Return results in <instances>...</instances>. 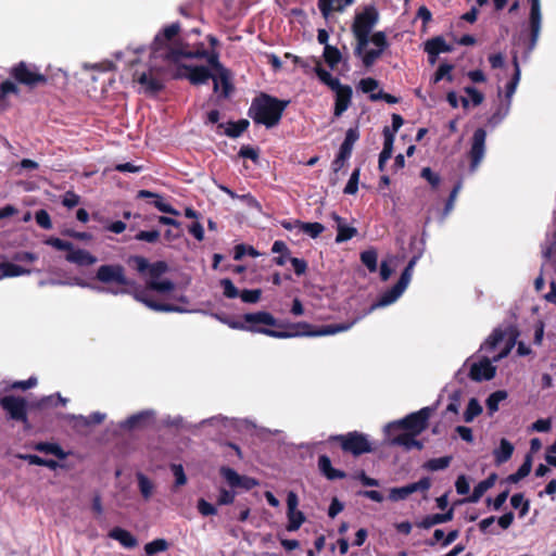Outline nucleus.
<instances>
[{
    "label": "nucleus",
    "instance_id": "obj_44",
    "mask_svg": "<svg viewBox=\"0 0 556 556\" xmlns=\"http://www.w3.org/2000/svg\"><path fill=\"white\" fill-rule=\"evenodd\" d=\"M138 480V486L140 490V493L144 500H149L152 496L154 485L152 481L142 472H138L136 475Z\"/></svg>",
    "mask_w": 556,
    "mask_h": 556
},
{
    "label": "nucleus",
    "instance_id": "obj_26",
    "mask_svg": "<svg viewBox=\"0 0 556 556\" xmlns=\"http://www.w3.org/2000/svg\"><path fill=\"white\" fill-rule=\"evenodd\" d=\"M65 260L70 263L76 264L78 266H90L97 262V257L92 255L90 252L83 249H74L68 251L65 256Z\"/></svg>",
    "mask_w": 556,
    "mask_h": 556
},
{
    "label": "nucleus",
    "instance_id": "obj_11",
    "mask_svg": "<svg viewBox=\"0 0 556 556\" xmlns=\"http://www.w3.org/2000/svg\"><path fill=\"white\" fill-rule=\"evenodd\" d=\"M514 339L507 343V346L497 355L493 356L492 359L484 356L481 361L473 363L470 366L469 378L472 381L481 382L489 381L495 377L496 367L492 365V362H498L501 358L505 357L509 354L511 348L514 346Z\"/></svg>",
    "mask_w": 556,
    "mask_h": 556
},
{
    "label": "nucleus",
    "instance_id": "obj_15",
    "mask_svg": "<svg viewBox=\"0 0 556 556\" xmlns=\"http://www.w3.org/2000/svg\"><path fill=\"white\" fill-rule=\"evenodd\" d=\"M485 139L486 131L483 128H478L475 130L471 139V147L469 150L470 157V170L475 172L481 161L484 157L485 153Z\"/></svg>",
    "mask_w": 556,
    "mask_h": 556
},
{
    "label": "nucleus",
    "instance_id": "obj_34",
    "mask_svg": "<svg viewBox=\"0 0 556 556\" xmlns=\"http://www.w3.org/2000/svg\"><path fill=\"white\" fill-rule=\"evenodd\" d=\"M295 226L313 239L318 238L325 230V226L318 222L305 223L300 219H295Z\"/></svg>",
    "mask_w": 556,
    "mask_h": 556
},
{
    "label": "nucleus",
    "instance_id": "obj_46",
    "mask_svg": "<svg viewBox=\"0 0 556 556\" xmlns=\"http://www.w3.org/2000/svg\"><path fill=\"white\" fill-rule=\"evenodd\" d=\"M169 543L165 539H155L144 545V552L148 556L167 551Z\"/></svg>",
    "mask_w": 556,
    "mask_h": 556
},
{
    "label": "nucleus",
    "instance_id": "obj_18",
    "mask_svg": "<svg viewBox=\"0 0 556 556\" xmlns=\"http://www.w3.org/2000/svg\"><path fill=\"white\" fill-rule=\"evenodd\" d=\"M219 472L231 488H240L249 491L258 484L256 479L241 476L230 467L223 466Z\"/></svg>",
    "mask_w": 556,
    "mask_h": 556
},
{
    "label": "nucleus",
    "instance_id": "obj_49",
    "mask_svg": "<svg viewBox=\"0 0 556 556\" xmlns=\"http://www.w3.org/2000/svg\"><path fill=\"white\" fill-rule=\"evenodd\" d=\"M215 77L217 78V85L222 84L223 86V94L224 97H228L232 90V85L230 81V71L228 68H223L220 71L215 72Z\"/></svg>",
    "mask_w": 556,
    "mask_h": 556
},
{
    "label": "nucleus",
    "instance_id": "obj_25",
    "mask_svg": "<svg viewBox=\"0 0 556 556\" xmlns=\"http://www.w3.org/2000/svg\"><path fill=\"white\" fill-rule=\"evenodd\" d=\"M138 199H153L151 202L160 212L170 214L174 216H178L180 213L170 204L164 202L163 198L152 191L149 190H139L137 194Z\"/></svg>",
    "mask_w": 556,
    "mask_h": 556
},
{
    "label": "nucleus",
    "instance_id": "obj_9",
    "mask_svg": "<svg viewBox=\"0 0 556 556\" xmlns=\"http://www.w3.org/2000/svg\"><path fill=\"white\" fill-rule=\"evenodd\" d=\"M416 264V257H413L404 270L402 271L397 282L387 291H384L379 299L370 305V307L367 309L366 314H370L372 311H375L378 307H383L387 305H390L394 303L405 291L408 283L410 282L413 269Z\"/></svg>",
    "mask_w": 556,
    "mask_h": 556
},
{
    "label": "nucleus",
    "instance_id": "obj_20",
    "mask_svg": "<svg viewBox=\"0 0 556 556\" xmlns=\"http://www.w3.org/2000/svg\"><path fill=\"white\" fill-rule=\"evenodd\" d=\"M250 126L248 119H239L237 122L219 123L216 128L218 135H225L229 138H239Z\"/></svg>",
    "mask_w": 556,
    "mask_h": 556
},
{
    "label": "nucleus",
    "instance_id": "obj_50",
    "mask_svg": "<svg viewBox=\"0 0 556 556\" xmlns=\"http://www.w3.org/2000/svg\"><path fill=\"white\" fill-rule=\"evenodd\" d=\"M481 413L482 406L480 405L479 401L475 397L470 399L464 413L465 422H471Z\"/></svg>",
    "mask_w": 556,
    "mask_h": 556
},
{
    "label": "nucleus",
    "instance_id": "obj_13",
    "mask_svg": "<svg viewBox=\"0 0 556 556\" xmlns=\"http://www.w3.org/2000/svg\"><path fill=\"white\" fill-rule=\"evenodd\" d=\"M174 78H187L192 85H202L213 79L214 91L218 90L217 78L212 71L204 65H181L178 67Z\"/></svg>",
    "mask_w": 556,
    "mask_h": 556
},
{
    "label": "nucleus",
    "instance_id": "obj_60",
    "mask_svg": "<svg viewBox=\"0 0 556 556\" xmlns=\"http://www.w3.org/2000/svg\"><path fill=\"white\" fill-rule=\"evenodd\" d=\"M261 295H262L261 289H252V290L244 289L243 291H241L239 293L240 299L244 303H256L260 301Z\"/></svg>",
    "mask_w": 556,
    "mask_h": 556
},
{
    "label": "nucleus",
    "instance_id": "obj_57",
    "mask_svg": "<svg viewBox=\"0 0 556 556\" xmlns=\"http://www.w3.org/2000/svg\"><path fill=\"white\" fill-rule=\"evenodd\" d=\"M359 168H355L351 176H350V179L348 181V184L345 185L344 187V190L343 192L345 194H355L358 190V180H359Z\"/></svg>",
    "mask_w": 556,
    "mask_h": 556
},
{
    "label": "nucleus",
    "instance_id": "obj_58",
    "mask_svg": "<svg viewBox=\"0 0 556 556\" xmlns=\"http://www.w3.org/2000/svg\"><path fill=\"white\" fill-rule=\"evenodd\" d=\"M45 244L50 245L59 251H70L73 248V243L70 241L62 240L56 237H49L45 241Z\"/></svg>",
    "mask_w": 556,
    "mask_h": 556
},
{
    "label": "nucleus",
    "instance_id": "obj_42",
    "mask_svg": "<svg viewBox=\"0 0 556 556\" xmlns=\"http://www.w3.org/2000/svg\"><path fill=\"white\" fill-rule=\"evenodd\" d=\"M510 505L515 509H519V517L523 518L530 509V501L525 498L523 493H515L510 497Z\"/></svg>",
    "mask_w": 556,
    "mask_h": 556
},
{
    "label": "nucleus",
    "instance_id": "obj_36",
    "mask_svg": "<svg viewBox=\"0 0 556 556\" xmlns=\"http://www.w3.org/2000/svg\"><path fill=\"white\" fill-rule=\"evenodd\" d=\"M34 448L41 453L54 455L59 459H65L67 456V453L56 443L39 442Z\"/></svg>",
    "mask_w": 556,
    "mask_h": 556
},
{
    "label": "nucleus",
    "instance_id": "obj_16",
    "mask_svg": "<svg viewBox=\"0 0 556 556\" xmlns=\"http://www.w3.org/2000/svg\"><path fill=\"white\" fill-rule=\"evenodd\" d=\"M431 486V479L422 477L419 481L400 488H392L389 492V500L399 502L406 500L410 494L421 491L427 492Z\"/></svg>",
    "mask_w": 556,
    "mask_h": 556
},
{
    "label": "nucleus",
    "instance_id": "obj_2",
    "mask_svg": "<svg viewBox=\"0 0 556 556\" xmlns=\"http://www.w3.org/2000/svg\"><path fill=\"white\" fill-rule=\"evenodd\" d=\"M290 101L281 100L265 92L253 98L248 114L255 124L264 125L266 128L277 126Z\"/></svg>",
    "mask_w": 556,
    "mask_h": 556
},
{
    "label": "nucleus",
    "instance_id": "obj_38",
    "mask_svg": "<svg viewBox=\"0 0 556 556\" xmlns=\"http://www.w3.org/2000/svg\"><path fill=\"white\" fill-rule=\"evenodd\" d=\"M504 338H505V332L501 328H495L492 331V333L486 338V340L483 342L480 350L491 353L504 340Z\"/></svg>",
    "mask_w": 556,
    "mask_h": 556
},
{
    "label": "nucleus",
    "instance_id": "obj_41",
    "mask_svg": "<svg viewBox=\"0 0 556 556\" xmlns=\"http://www.w3.org/2000/svg\"><path fill=\"white\" fill-rule=\"evenodd\" d=\"M513 65H514V75H513L510 81L506 85V98L507 99H510L513 97V94L515 93L516 88L519 84V80H520L521 72H520L517 54H514V56H513Z\"/></svg>",
    "mask_w": 556,
    "mask_h": 556
},
{
    "label": "nucleus",
    "instance_id": "obj_35",
    "mask_svg": "<svg viewBox=\"0 0 556 556\" xmlns=\"http://www.w3.org/2000/svg\"><path fill=\"white\" fill-rule=\"evenodd\" d=\"M152 417H153V412H151V410L139 412L137 414L129 416L125 420L123 426L127 429H135L137 427L143 426Z\"/></svg>",
    "mask_w": 556,
    "mask_h": 556
},
{
    "label": "nucleus",
    "instance_id": "obj_47",
    "mask_svg": "<svg viewBox=\"0 0 556 556\" xmlns=\"http://www.w3.org/2000/svg\"><path fill=\"white\" fill-rule=\"evenodd\" d=\"M287 530L290 532L299 530L305 521V515L301 510L287 511Z\"/></svg>",
    "mask_w": 556,
    "mask_h": 556
},
{
    "label": "nucleus",
    "instance_id": "obj_43",
    "mask_svg": "<svg viewBox=\"0 0 556 556\" xmlns=\"http://www.w3.org/2000/svg\"><path fill=\"white\" fill-rule=\"evenodd\" d=\"M507 397V392L497 390L491 393L486 399V408L490 416L498 410L500 403Z\"/></svg>",
    "mask_w": 556,
    "mask_h": 556
},
{
    "label": "nucleus",
    "instance_id": "obj_48",
    "mask_svg": "<svg viewBox=\"0 0 556 556\" xmlns=\"http://www.w3.org/2000/svg\"><path fill=\"white\" fill-rule=\"evenodd\" d=\"M452 456H443L439 458H431L424 464V468L430 471H438L445 469L450 466Z\"/></svg>",
    "mask_w": 556,
    "mask_h": 556
},
{
    "label": "nucleus",
    "instance_id": "obj_32",
    "mask_svg": "<svg viewBox=\"0 0 556 556\" xmlns=\"http://www.w3.org/2000/svg\"><path fill=\"white\" fill-rule=\"evenodd\" d=\"M513 453L514 445L507 439H502L500 446L493 451L495 464L501 465L508 462Z\"/></svg>",
    "mask_w": 556,
    "mask_h": 556
},
{
    "label": "nucleus",
    "instance_id": "obj_23",
    "mask_svg": "<svg viewBox=\"0 0 556 556\" xmlns=\"http://www.w3.org/2000/svg\"><path fill=\"white\" fill-rule=\"evenodd\" d=\"M425 51L428 53L430 62L434 63L440 53L452 51V46L448 45L441 36L433 37L425 43Z\"/></svg>",
    "mask_w": 556,
    "mask_h": 556
},
{
    "label": "nucleus",
    "instance_id": "obj_19",
    "mask_svg": "<svg viewBox=\"0 0 556 556\" xmlns=\"http://www.w3.org/2000/svg\"><path fill=\"white\" fill-rule=\"evenodd\" d=\"M331 90L336 92L333 115L340 117L351 105L353 90L351 86L341 83Z\"/></svg>",
    "mask_w": 556,
    "mask_h": 556
},
{
    "label": "nucleus",
    "instance_id": "obj_54",
    "mask_svg": "<svg viewBox=\"0 0 556 556\" xmlns=\"http://www.w3.org/2000/svg\"><path fill=\"white\" fill-rule=\"evenodd\" d=\"M203 60L207 62L208 68L213 70L214 72L225 68V66L219 61V52L216 49H210Z\"/></svg>",
    "mask_w": 556,
    "mask_h": 556
},
{
    "label": "nucleus",
    "instance_id": "obj_22",
    "mask_svg": "<svg viewBox=\"0 0 556 556\" xmlns=\"http://www.w3.org/2000/svg\"><path fill=\"white\" fill-rule=\"evenodd\" d=\"M419 434H394L388 441V444L391 446H402L405 451L418 450L421 451L424 448V442L417 440L416 438Z\"/></svg>",
    "mask_w": 556,
    "mask_h": 556
},
{
    "label": "nucleus",
    "instance_id": "obj_4",
    "mask_svg": "<svg viewBox=\"0 0 556 556\" xmlns=\"http://www.w3.org/2000/svg\"><path fill=\"white\" fill-rule=\"evenodd\" d=\"M96 279L102 283H116L123 288H108V292L117 295L130 293L131 290L138 289L136 281L129 279L125 275V268L119 264L101 265L97 273Z\"/></svg>",
    "mask_w": 556,
    "mask_h": 556
},
{
    "label": "nucleus",
    "instance_id": "obj_5",
    "mask_svg": "<svg viewBox=\"0 0 556 556\" xmlns=\"http://www.w3.org/2000/svg\"><path fill=\"white\" fill-rule=\"evenodd\" d=\"M379 18V13L374 5H367L363 12L355 15L352 33L357 40L355 54L361 55L369 42V35Z\"/></svg>",
    "mask_w": 556,
    "mask_h": 556
},
{
    "label": "nucleus",
    "instance_id": "obj_7",
    "mask_svg": "<svg viewBox=\"0 0 556 556\" xmlns=\"http://www.w3.org/2000/svg\"><path fill=\"white\" fill-rule=\"evenodd\" d=\"M10 76L15 83L35 89L48 85L49 77L40 73L39 67L33 63L21 61L10 68Z\"/></svg>",
    "mask_w": 556,
    "mask_h": 556
},
{
    "label": "nucleus",
    "instance_id": "obj_64",
    "mask_svg": "<svg viewBox=\"0 0 556 556\" xmlns=\"http://www.w3.org/2000/svg\"><path fill=\"white\" fill-rule=\"evenodd\" d=\"M382 52L381 49H370L365 53L363 52L359 56H362L364 65L369 67L381 56Z\"/></svg>",
    "mask_w": 556,
    "mask_h": 556
},
{
    "label": "nucleus",
    "instance_id": "obj_62",
    "mask_svg": "<svg viewBox=\"0 0 556 556\" xmlns=\"http://www.w3.org/2000/svg\"><path fill=\"white\" fill-rule=\"evenodd\" d=\"M378 87H379V81L371 77L363 78V79H361V81L358 84V88L362 90V92L369 93V96L371 93H375L374 91Z\"/></svg>",
    "mask_w": 556,
    "mask_h": 556
},
{
    "label": "nucleus",
    "instance_id": "obj_30",
    "mask_svg": "<svg viewBox=\"0 0 556 556\" xmlns=\"http://www.w3.org/2000/svg\"><path fill=\"white\" fill-rule=\"evenodd\" d=\"M332 217L337 222V236H336L337 243H342V242L349 241L357 235V229L355 227L348 226V225L343 224L342 217H340L336 213H333Z\"/></svg>",
    "mask_w": 556,
    "mask_h": 556
},
{
    "label": "nucleus",
    "instance_id": "obj_14",
    "mask_svg": "<svg viewBox=\"0 0 556 556\" xmlns=\"http://www.w3.org/2000/svg\"><path fill=\"white\" fill-rule=\"evenodd\" d=\"M128 264L131 265L138 273L144 274L148 271L150 279L159 280V278L168 270V265L164 261H156L152 264L140 255H134L128 258Z\"/></svg>",
    "mask_w": 556,
    "mask_h": 556
},
{
    "label": "nucleus",
    "instance_id": "obj_33",
    "mask_svg": "<svg viewBox=\"0 0 556 556\" xmlns=\"http://www.w3.org/2000/svg\"><path fill=\"white\" fill-rule=\"evenodd\" d=\"M532 462H533L532 455L530 453H528L525 456L523 463L518 468V470L516 472L509 475L506 478V481L509 483H518L520 480L526 478L531 472Z\"/></svg>",
    "mask_w": 556,
    "mask_h": 556
},
{
    "label": "nucleus",
    "instance_id": "obj_24",
    "mask_svg": "<svg viewBox=\"0 0 556 556\" xmlns=\"http://www.w3.org/2000/svg\"><path fill=\"white\" fill-rule=\"evenodd\" d=\"M317 466L319 472L329 481L344 479L346 477L345 471L332 467L329 456L325 454L318 457Z\"/></svg>",
    "mask_w": 556,
    "mask_h": 556
},
{
    "label": "nucleus",
    "instance_id": "obj_39",
    "mask_svg": "<svg viewBox=\"0 0 556 556\" xmlns=\"http://www.w3.org/2000/svg\"><path fill=\"white\" fill-rule=\"evenodd\" d=\"M1 278L4 277H18L22 275L29 274L30 270L10 262H3L0 264Z\"/></svg>",
    "mask_w": 556,
    "mask_h": 556
},
{
    "label": "nucleus",
    "instance_id": "obj_45",
    "mask_svg": "<svg viewBox=\"0 0 556 556\" xmlns=\"http://www.w3.org/2000/svg\"><path fill=\"white\" fill-rule=\"evenodd\" d=\"M147 288L149 290H153L156 292L167 293V292H172L175 289V283L168 279H165V280L150 279L147 282Z\"/></svg>",
    "mask_w": 556,
    "mask_h": 556
},
{
    "label": "nucleus",
    "instance_id": "obj_37",
    "mask_svg": "<svg viewBox=\"0 0 556 556\" xmlns=\"http://www.w3.org/2000/svg\"><path fill=\"white\" fill-rule=\"evenodd\" d=\"M323 58H324L326 64L331 70H334L337 67V65L341 62L342 54H341V51L337 47L326 45V47H324Z\"/></svg>",
    "mask_w": 556,
    "mask_h": 556
},
{
    "label": "nucleus",
    "instance_id": "obj_29",
    "mask_svg": "<svg viewBox=\"0 0 556 556\" xmlns=\"http://www.w3.org/2000/svg\"><path fill=\"white\" fill-rule=\"evenodd\" d=\"M359 139V131L357 127H352L346 130L345 138L340 146V159H350L354 143Z\"/></svg>",
    "mask_w": 556,
    "mask_h": 556
},
{
    "label": "nucleus",
    "instance_id": "obj_1",
    "mask_svg": "<svg viewBox=\"0 0 556 556\" xmlns=\"http://www.w3.org/2000/svg\"><path fill=\"white\" fill-rule=\"evenodd\" d=\"M359 319L361 317H356L350 323L330 324L320 327H315L306 321H299L288 325V329L283 331L261 327V325L267 327L281 326L270 313L265 311L245 313L242 315V320L231 318H224L222 320L231 329L262 333L276 339H288L293 337H323L336 334L349 330Z\"/></svg>",
    "mask_w": 556,
    "mask_h": 556
},
{
    "label": "nucleus",
    "instance_id": "obj_51",
    "mask_svg": "<svg viewBox=\"0 0 556 556\" xmlns=\"http://www.w3.org/2000/svg\"><path fill=\"white\" fill-rule=\"evenodd\" d=\"M361 261L370 273H375L377 270L378 254H377L376 250L369 249V250L363 251L361 253Z\"/></svg>",
    "mask_w": 556,
    "mask_h": 556
},
{
    "label": "nucleus",
    "instance_id": "obj_3",
    "mask_svg": "<svg viewBox=\"0 0 556 556\" xmlns=\"http://www.w3.org/2000/svg\"><path fill=\"white\" fill-rule=\"evenodd\" d=\"M435 407L426 406L384 427L388 440L394 434H421L428 427Z\"/></svg>",
    "mask_w": 556,
    "mask_h": 556
},
{
    "label": "nucleus",
    "instance_id": "obj_40",
    "mask_svg": "<svg viewBox=\"0 0 556 556\" xmlns=\"http://www.w3.org/2000/svg\"><path fill=\"white\" fill-rule=\"evenodd\" d=\"M314 72L318 79L330 89L339 86L340 80L333 77L327 70H325L320 62H317Z\"/></svg>",
    "mask_w": 556,
    "mask_h": 556
},
{
    "label": "nucleus",
    "instance_id": "obj_63",
    "mask_svg": "<svg viewBox=\"0 0 556 556\" xmlns=\"http://www.w3.org/2000/svg\"><path fill=\"white\" fill-rule=\"evenodd\" d=\"M16 84L10 79L2 81L0 84V99L5 98L10 93L18 94L20 89Z\"/></svg>",
    "mask_w": 556,
    "mask_h": 556
},
{
    "label": "nucleus",
    "instance_id": "obj_12",
    "mask_svg": "<svg viewBox=\"0 0 556 556\" xmlns=\"http://www.w3.org/2000/svg\"><path fill=\"white\" fill-rule=\"evenodd\" d=\"M0 406L8 414L9 419L22 422L25 430L31 425L27 416V401L21 396L5 395L0 397Z\"/></svg>",
    "mask_w": 556,
    "mask_h": 556
},
{
    "label": "nucleus",
    "instance_id": "obj_53",
    "mask_svg": "<svg viewBox=\"0 0 556 556\" xmlns=\"http://www.w3.org/2000/svg\"><path fill=\"white\" fill-rule=\"evenodd\" d=\"M135 240L146 241L149 243H156L160 241L161 232L156 229L152 230H140L135 235Z\"/></svg>",
    "mask_w": 556,
    "mask_h": 556
},
{
    "label": "nucleus",
    "instance_id": "obj_59",
    "mask_svg": "<svg viewBox=\"0 0 556 556\" xmlns=\"http://www.w3.org/2000/svg\"><path fill=\"white\" fill-rule=\"evenodd\" d=\"M245 254H248L252 257H256L260 255V253L253 247H248L243 243L237 244L235 247L233 258L236 261L241 260Z\"/></svg>",
    "mask_w": 556,
    "mask_h": 556
},
{
    "label": "nucleus",
    "instance_id": "obj_61",
    "mask_svg": "<svg viewBox=\"0 0 556 556\" xmlns=\"http://www.w3.org/2000/svg\"><path fill=\"white\" fill-rule=\"evenodd\" d=\"M36 223L43 229L49 230L52 228V222L49 213L46 210H39L35 213Z\"/></svg>",
    "mask_w": 556,
    "mask_h": 556
},
{
    "label": "nucleus",
    "instance_id": "obj_10",
    "mask_svg": "<svg viewBox=\"0 0 556 556\" xmlns=\"http://www.w3.org/2000/svg\"><path fill=\"white\" fill-rule=\"evenodd\" d=\"M200 33L199 28H193L189 34H187L186 39L179 42V49H170L167 52V62L177 64L181 59L203 60L210 50L205 49L204 43L201 41H188V37L191 34L200 35Z\"/></svg>",
    "mask_w": 556,
    "mask_h": 556
},
{
    "label": "nucleus",
    "instance_id": "obj_28",
    "mask_svg": "<svg viewBox=\"0 0 556 556\" xmlns=\"http://www.w3.org/2000/svg\"><path fill=\"white\" fill-rule=\"evenodd\" d=\"M109 536L116 540L126 548H135L138 545V540L128 530L121 527H114L110 530Z\"/></svg>",
    "mask_w": 556,
    "mask_h": 556
},
{
    "label": "nucleus",
    "instance_id": "obj_27",
    "mask_svg": "<svg viewBox=\"0 0 556 556\" xmlns=\"http://www.w3.org/2000/svg\"><path fill=\"white\" fill-rule=\"evenodd\" d=\"M497 479L496 473H491L486 479L480 481L477 485H475L472 493L462 502L468 503H477L483 496V494L491 489Z\"/></svg>",
    "mask_w": 556,
    "mask_h": 556
},
{
    "label": "nucleus",
    "instance_id": "obj_21",
    "mask_svg": "<svg viewBox=\"0 0 556 556\" xmlns=\"http://www.w3.org/2000/svg\"><path fill=\"white\" fill-rule=\"evenodd\" d=\"M135 299L139 302H142L144 305H147L149 308L155 311V312H166V313H169V312H184V309L177 305H174V304H168V303H161V302H157V301H154L152 299H150L144 291L140 290L138 291L137 289L135 290Z\"/></svg>",
    "mask_w": 556,
    "mask_h": 556
},
{
    "label": "nucleus",
    "instance_id": "obj_6",
    "mask_svg": "<svg viewBox=\"0 0 556 556\" xmlns=\"http://www.w3.org/2000/svg\"><path fill=\"white\" fill-rule=\"evenodd\" d=\"M327 442L329 444L337 443L343 453L351 454L354 457L371 453L374 451L368 437L358 431L330 435Z\"/></svg>",
    "mask_w": 556,
    "mask_h": 556
},
{
    "label": "nucleus",
    "instance_id": "obj_17",
    "mask_svg": "<svg viewBox=\"0 0 556 556\" xmlns=\"http://www.w3.org/2000/svg\"><path fill=\"white\" fill-rule=\"evenodd\" d=\"M530 3V16H529V26H530V42L527 52L530 53L540 36L541 31V5L540 0H529Z\"/></svg>",
    "mask_w": 556,
    "mask_h": 556
},
{
    "label": "nucleus",
    "instance_id": "obj_31",
    "mask_svg": "<svg viewBox=\"0 0 556 556\" xmlns=\"http://www.w3.org/2000/svg\"><path fill=\"white\" fill-rule=\"evenodd\" d=\"M137 81L144 87L146 92L151 94H156L164 89V84L151 73L140 74Z\"/></svg>",
    "mask_w": 556,
    "mask_h": 556
},
{
    "label": "nucleus",
    "instance_id": "obj_8",
    "mask_svg": "<svg viewBox=\"0 0 556 556\" xmlns=\"http://www.w3.org/2000/svg\"><path fill=\"white\" fill-rule=\"evenodd\" d=\"M179 33L180 24L178 22L172 23L159 31L151 43L152 55L154 58H162L167 62V52L170 49H179V42L181 41L178 38ZM185 39L186 37L182 38V40Z\"/></svg>",
    "mask_w": 556,
    "mask_h": 556
},
{
    "label": "nucleus",
    "instance_id": "obj_52",
    "mask_svg": "<svg viewBox=\"0 0 556 556\" xmlns=\"http://www.w3.org/2000/svg\"><path fill=\"white\" fill-rule=\"evenodd\" d=\"M453 68H454V66L452 64H447V63L440 64L433 75V78H432L433 84L439 83L443 78H446V80L450 83L453 81V76L451 74Z\"/></svg>",
    "mask_w": 556,
    "mask_h": 556
},
{
    "label": "nucleus",
    "instance_id": "obj_55",
    "mask_svg": "<svg viewBox=\"0 0 556 556\" xmlns=\"http://www.w3.org/2000/svg\"><path fill=\"white\" fill-rule=\"evenodd\" d=\"M420 177L428 181L432 189H438L441 184V177L434 173L430 167H424L420 172Z\"/></svg>",
    "mask_w": 556,
    "mask_h": 556
},
{
    "label": "nucleus",
    "instance_id": "obj_56",
    "mask_svg": "<svg viewBox=\"0 0 556 556\" xmlns=\"http://www.w3.org/2000/svg\"><path fill=\"white\" fill-rule=\"evenodd\" d=\"M219 283L223 288V293L227 299H236L239 296V290L229 278L222 279Z\"/></svg>",
    "mask_w": 556,
    "mask_h": 556
}]
</instances>
